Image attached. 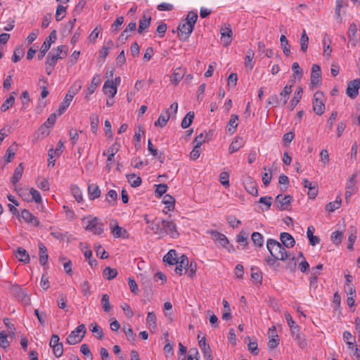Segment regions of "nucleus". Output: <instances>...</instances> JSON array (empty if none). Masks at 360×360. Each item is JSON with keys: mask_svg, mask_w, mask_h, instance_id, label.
I'll return each instance as SVG.
<instances>
[{"mask_svg": "<svg viewBox=\"0 0 360 360\" xmlns=\"http://www.w3.org/2000/svg\"><path fill=\"white\" fill-rule=\"evenodd\" d=\"M266 248L271 256L277 259L284 261L290 257L285 247L276 240L271 238L268 239L266 241Z\"/></svg>", "mask_w": 360, "mask_h": 360, "instance_id": "f257e3e1", "label": "nucleus"}, {"mask_svg": "<svg viewBox=\"0 0 360 360\" xmlns=\"http://www.w3.org/2000/svg\"><path fill=\"white\" fill-rule=\"evenodd\" d=\"M86 326L84 324L79 325L75 330H72L66 339V342L70 345H74L80 342L86 334Z\"/></svg>", "mask_w": 360, "mask_h": 360, "instance_id": "f03ea898", "label": "nucleus"}, {"mask_svg": "<svg viewBox=\"0 0 360 360\" xmlns=\"http://www.w3.org/2000/svg\"><path fill=\"white\" fill-rule=\"evenodd\" d=\"M293 200L290 195H283L278 194L275 198L274 207L280 211L290 210Z\"/></svg>", "mask_w": 360, "mask_h": 360, "instance_id": "7ed1b4c3", "label": "nucleus"}, {"mask_svg": "<svg viewBox=\"0 0 360 360\" xmlns=\"http://www.w3.org/2000/svg\"><path fill=\"white\" fill-rule=\"evenodd\" d=\"M193 29L194 27L186 21L180 22L177 28V34L179 39L183 41H188Z\"/></svg>", "mask_w": 360, "mask_h": 360, "instance_id": "20e7f679", "label": "nucleus"}, {"mask_svg": "<svg viewBox=\"0 0 360 360\" xmlns=\"http://www.w3.org/2000/svg\"><path fill=\"white\" fill-rule=\"evenodd\" d=\"M57 38V34L56 30H53L49 36L46 38L44 43L42 44L39 53L37 55L38 60H41L46 55V52L49 50L51 44L55 42Z\"/></svg>", "mask_w": 360, "mask_h": 360, "instance_id": "39448f33", "label": "nucleus"}, {"mask_svg": "<svg viewBox=\"0 0 360 360\" xmlns=\"http://www.w3.org/2000/svg\"><path fill=\"white\" fill-rule=\"evenodd\" d=\"M323 94L318 91L315 92L313 97V110L318 115H321L325 111V104L323 101Z\"/></svg>", "mask_w": 360, "mask_h": 360, "instance_id": "423d86ee", "label": "nucleus"}, {"mask_svg": "<svg viewBox=\"0 0 360 360\" xmlns=\"http://www.w3.org/2000/svg\"><path fill=\"white\" fill-rule=\"evenodd\" d=\"M210 233L213 240L218 242L221 247L226 248L229 252L233 250V245L229 244V241L224 234L219 233L217 231H210Z\"/></svg>", "mask_w": 360, "mask_h": 360, "instance_id": "0eeeda50", "label": "nucleus"}, {"mask_svg": "<svg viewBox=\"0 0 360 360\" xmlns=\"http://www.w3.org/2000/svg\"><path fill=\"white\" fill-rule=\"evenodd\" d=\"M104 224L97 217H94L89 221L86 226V230L92 232L95 235H101L103 232Z\"/></svg>", "mask_w": 360, "mask_h": 360, "instance_id": "6e6552de", "label": "nucleus"}, {"mask_svg": "<svg viewBox=\"0 0 360 360\" xmlns=\"http://www.w3.org/2000/svg\"><path fill=\"white\" fill-rule=\"evenodd\" d=\"M161 224L165 231V235L168 234L172 238H177L179 237V233L173 221L162 220Z\"/></svg>", "mask_w": 360, "mask_h": 360, "instance_id": "1a4fd4ad", "label": "nucleus"}, {"mask_svg": "<svg viewBox=\"0 0 360 360\" xmlns=\"http://www.w3.org/2000/svg\"><path fill=\"white\" fill-rule=\"evenodd\" d=\"M321 68L319 65L314 64L311 67L310 84L313 88H316L321 84Z\"/></svg>", "mask_w": 360, "mask_h": 360, "instance_id": "9d476101", "label": "nucleus"}, {"mask_svg": "<svg viewBox=\"0 0 360 360\" xmlns=\"http://www.w3.org/2000/svg\"><path fill=\"white\" fill-rule=\"evenodd\" d=\"M360 88V79H355L347 84L346 94L352 99H354L359 94Z\"/></svg>", "mask_w": 360, "mask_h": 360, "instance_id": "9b49d317", "label": "nucleus"}, {"mask_svg": "<svg viewBox=\"0 0 360 360\" xmlns=\"http://www.w3.org/2000/svg\"><path fill=\"white\" fill-rule=\"evenodd\" d=\"M243 186L246 191L253 196L258 195L256 181L250 176L243 179Z\"/></svg>", "mask_w": 360, "mask_h": 360, "instance_id": "f8f14e48", "label": "nucleus"}, {"mask_svg": "<svg viewBox=\"0 0 360 360\" xmlns=\"http://www.w3.org/2000/svg\"><path fill=\"white\" fill-rule=\"evenodd\" d=\"M111 233L115 238H127L129 237L126 229L120 227L114 220L110 222Z\"/></svg>", "mask_w": 360, "mask_h": 360, "instance_id": "ddd939ff", "label": "nucleus"}, {"mask_svg": "<svg viewBox=\"0 0 360 360\" xmlns=\"http://www.w3.org/2000/svg\"><path fill=\"white\" fill-rule=\"evenodd\" d=\"M291 331L292 336L297 341V345L302 349H304L307 347V343L304 338V335L300 330V327L293 328Z\"/></svg>", "mask_w": 360, "mask_h": 360, "instance_id": "4468645a", "label": "nucleus"}, {"mask_svg": "<svg viewBox=\"0 0 360 360\" xmlns=\"http://www.w3.org/2000/svg\"><path fill=\"white\" fill-rule=\"evenodd\" d=\"M20 217L22 218L25 221L31 224L34 226H38L40 224L39 219L26 209L21 211Z\"/></svg>", "mask_w": 360, "mask_h": 360, "instance_id": "2eb2a0df", "label": "nucleus"}, {"mask_svg": "<svg viewBox=\"0 0 360 360\" xmlns=\"http://www.w3.org/2000/svg\"><path fill=\"white\" fill-rule=\"evenodd\" d=\"M221 41L224 46H228L232 41V30L231 27H221Z\"/></svg>", "mask_w": 360, "mask_h": 360, "instance_id": "dca6fc26", "label": "nucleus"}, {"mask_svg": "<svg viewBox=\"0 0 360 360\" xmlns=\"http://www.w3.org/2000/svg\"><path fill=\"white\" fill-rule=\"evenodd\" d=\"M103 91L110 98H112L117 94V89L115 85H112V80L108 79L103 84Z\"/></svg>", "mask_w": 360, "mask_h": 360, "instance_id": "f3484780", "label": "nucleus"}, {"mask_svg": "<svg viewBox=\"0 0 360 360\" xmlns=\"http://www.w3.org/2000/svg\"><path fill=\"white\" fill-rule=\"evenodd\" d=\"M281 244L287 248H292L295 244L294 238L288 233L283 232L280 235Z\"/></svg>", "mask_w": 360, "mask_h": 360, "instance_id": "a211bd4d", "label": "nucleus"}, {"mask_svg": "<svg viewBox=\"0 0 360 360\" xmlns=\"http://www.w3.org/2000/svg\"><path fill=\"white\" fill-rule=\"evenodd\" d=\"M186 70L182 68H176L171 75L170 81L174 86H177L179 82L183 79Z\"/></svg>", "mask_w": 360, "mask_h": 360, "instance_id": "6ab92c4d", "label": "nucleus"}, {"mask_svg": "<svg viewBox=\"0 0 360 360\" xmlns=\"http://www.w3.org/2000/svg\"><path fill=\"white\" fill-rule=\"evenodd\" d=\"M100 83V76L98 75H95L91 80L90 86L86 90V99H89V96L95 91L96 88L99 86Z\"/></svg>", "mask_w": 360, "mask_h": 360, "instance_id": "aec40b11", "label": "nucleus"}, {"mask_svg": "<svg viewBox=\"0 0 360 360\" xmlns=\"http://www.w3.org/2000/svg\"><path fill=\"white\" fill-rule=\"evenodd\" d=\"M15 257L18 258V259L24 263V264H28L30 261V255L27 252V251L19 247L16 250Z\"/></svg>", "mask_w": 360, "mask_h": 360, "instance_id": "412c9836", "label": "nucleus"}, {"mask_svg": "<svg viewBox=\"0 0 360 360\" xmlns=\"http://www.w3.org/2000/svg\"><path fill=\"white\" fill-rule=\"evenodd\" d=\"M38 247L39 250V263L42 266H45L47 264L49 259L47 248L41 242L39 243Z\"/></svg>", "mask_w": 360, "mask_h": 360, "instance_id": "4be33fe9", "label": "nucleus"}, {"mask_svg": "<svg viewBox=\"0 0 360 360\" xmlns=\"http://www.w3.org/2000/svg\"><path fill=\"white\" fill-rule=\"evenodd\" d=\"M150 229L153 231L155 234H158L160 236V238L165 236V231L164 229L162 228L161 221H152L150 223V225L148 226Z\"/></svg>", "mask_w": 360, "mask_h": 360, "instance_id": "5701e85b", "label": "nucleus"}, {"mask_svg": "<svg viewBox=\"0 0 360 360\" xmlns=\"http://www.w3.org/2000/svg\"><path fill=\"white\" fill-rule=\"evenodd\" d=\"M188 259L186 255H182L180 258H179V260L177 261L176 266L175 268V272L179 275H182L183 274V269L186 268V266H188Z\"/></svg>", "mask_w": 360, "mask_h": 360, "instance_id": "b1692460", "label": "nucleus"}, {"mask_svg": "<svg viewBox=\"0 0 360 360\" xmlns=\"http://www.w3.org/2000/svg\"><path fill=\"white\" fill-rule=\"evenodd\" d=\"M355 174H353L349 179L348 184L346 186V191H345V201L347 203L349 202V199L354 192V181Z\"/></svg>", "mask_w": 360, "mask_h": 360, "instance_id": "393cba45", "label": "nucleus"}, {"mask_svg": "<svg viewBox=\"0 0 360 360\" xmlns=\"http://www.w3.org/2000/svg\"><path fill=\"white\" fill-rule=\"evenodd\" d=\"M88 194L90 200H94L101 196V190L97 184H89Z\"/></svg>", "mask_w": 360, "mask_h": 360, "instance_id": "a878e982", "label": "nucleus"}, {"mask_svg": "<svg viewBox=\"0 0 360 360\" xmlns=\"http://www.w3.org/2000/svg\"><path fill=\"white\" fill-rule=\"evenodd\" d=\"M67 56V53L66 51H65L63 53V56H59V55H56L54 54L52 52H50L47 57H46V62H45V64H49V66H53L55 67V65H56L57 63V61L60 59H63L65 58V57Z\"/></svg>", "mask_w": 360, "mask_h": 360, "instance_id": "bb28decb", "label": "nucleus"}, {"mask_svg": "<svg viewBox=\"0 0 360 360\" xmlns=\"http://www.w3.org/2000/svg\"><path fill=\"white\" fill-rule=\"evenodd\" d=\"M238 116L237 115L233 114L231 115L230 120L229 121L226 127L228 132H229L231 134H233L236 131L238 125Z\"/></svg>", "mask_w": 360, "mask_h": 360, "instance_id": "cd10ccee", "label": "nucleus"}, {"mask_svg": "<svg viewBox=\"0 0 360 360\" xmlns=\"http://www.w3.org/2000/svg\"><path fill=\"white\" fill-rule=\"evenodd\" d=\"M72 98L70 94H66L63 101L60 104L57 110L58 115L60 116L63 114L69 107Z\"/></svg>", "mask_w": 360, "mask_h": 360, "instance_id": "c85d7f7f", "label": "nucleus"}, {"mask_svg": "<svg viewBox=\"0 0 360 360\" xmlns=\"http://www.w3.org/2000/svg\"><path fill=\"white\" fill-rule=\"evenodd\" d=\"M179 259L176 258V252L174 250H170L163 257V261L169 265H174L177 263Z\"/></svg>", "mask_w": 360, "mask_h": 360, "instance_id": "c756f323", "label": "nucleus"}, {"mask_svg": "<svg viewBox=\"0 0 360 360\" xmlns=\"http://www.w3.org/2000/svg\"><path fill=\"white\" fill-rule=\"evenodd\" d=\"M23 171L24 167L22 163H20L18 166L15 169L13 175L11 178V181L13 184H16L20 181L22 176Z\"/></svg>", "mask_w": 360, "mask_h": 360, "instance_id": "7c9ffc66", "label": "nucleus"}, {"mask_svg": "<svg viewBox=\"0 0 360 360\" xmlns=\"http://www.w3.org/2000/svg\"><path fill=\"white\" fill-rule=\"evenodd\" d=\"M18 145L15 142H14L10 147L6 150V154L4 155V159L6 162H10L13 159L15 151L17 150Z\"/></svg>", "mask_w": 360, "mask_h": 360, "instance_id": "2f4dec72", "label": "nucleus"}, {"mask_svg": "<svg viewBox=\"0 0 360 360\" xmlns=\"http://www.w3.org/2000/svg\"><path fill=\"white\" fill-rule=\"evenodd\" d=\"M251 278L253 282L256 283L262 284V271L257 266L251 267Z\"/></svg>", "mask_w": 360, "mask_h": 360, "instance_id": "473e14b6", "label": "nucleus"}, {"mask_svg": "<svg viewBox=\"0 0 360 360\" xmlns=\"http://www.w3.org/2000/svg\"><path fill=\"white\" fill-rule=\"evenodd\" d=\"M151 21V17H147L146 15L139 20L138 32L141 34L147 27H149Z\"/></svg>", "mask_w": 360, "mask_h": 360, "instance_id": "72a5a7b5", "label": "nucleus"}, {"mask_svg": "<svg viewBox=\"0 0 360 360\" xmlns=\"http://www.w3.org/2000/svg\"><path fill=\"white\" fill-rule=\"evenodd\" d=\"M314 228L313 226L308 227L307 236L309 238V244L313 246L320 243V238L318 236H314Z\"/></svg>", "mask_w": 360, "mask_h": 360, "instance_id": "f704fd0d", "label": "nucleus"}, {"mask_svg": "<svg viewBox=\"0 0 360 360\" xmlns=\"http://www.w3.org/2000/svg\"><path fill=\"white\" fill-rule=\"evenodd\" d=\"M300 43L301 51L303 53H306L308 49L309 37L307 34L305 30H303L302 32Z\"/></svg>", "mask_w": 360, "mask_h": 360, "instance_id": "c9c22d12", "label": "nucleus"}, {"mask_svg": "<svg viewBox=\"0 0 360 360\" xmlns=\"http://www.w3.org/2000/svg\"><path fill=\"white\" fill-rule=\"evenodd\" d=\"M281 46L283 49V53L285 56H289L291 54L290 46L286 37L282 34L280 37Z\"/></svg>", "mask_w": 360, "mask_h": 360, "instance_id": "e433bc0d", "label": "nucleus"}, {"mask_svg": "<svg viewBox=\"0 0 360 360\" xmlns=\"http://www.w3.org/2000/svg\"><path fill=\"white\" fill-rule=\"evenodd\" d=\"M126 177L131 187L136 188L142 183L141 177L137 176L135 174H127Z\"/></svg>", "mask_w": 360, "mask_h": 360, "instance_id": "4c0bfd02", "label": "nucleus"}, {"mask_svg": "<svg viewBox=\"0 0 360 360\" xmlns=\"http://www.w3.org/2000/svg\"><path fill=\"white\" fill-rule=\"evenodd\" d=\"M243 146V139L237 137L232 141L229 148V152L233 153L238 151Z\"/></svg>", "mask_w": 360, "mask_h": 360, "instance_id": "58836bf2", "label": "nucleus"}, {"mask_svg": "<svg viewBox=\"0 0 360 360\" xmlns=\"http://www.w3.org/2000/svg\"><path fill=\"white\" fill-rule=\"evenodd\" d=\"M195 117V113L193 111L188 112L184 117L181 123V127L183 129H186L191 126Z\"/></svg>", "mask_w": 360, "mask_h": 360, "instance_id": "ea45409f", "label": "nucleus"}, {"mask_svg": "<svg viewBox=\"0 0 360 360\" xmlns=\"http://www.w3.org/2000/svg\"><path fill=\"white\" fill-rule=\"evenodd\" d=\"M13 94H15V92H13L10 95V96L2 103V105L0 107V110L1 112H6L14 105L15 97Z\"/></svg>", "mask_w": 360, "mask_h": 360, "instance_id": "a19ab883", "label": "nucleus"}, {"mask_svg": "<svg viewBox=\"0 0 360 360\" xmlns=\"http://www.w3.org/2000/svg\"><path fill=\"white\" fill-rule=\"evenodd\" d=\"M342 200L340 196H338L336 198V200L333 202H330L326 205V211L329 212H333L335 210L340 208L341 206Z\"/></svg>", "mask_w": 360, "mask_h": 360, "instance_id": "79ce46f5", "label": "nucleus"}, {"mask_svg": "<svg viewBox=\"0 0 360 360\" xmlns=\"http://www.w3.org/2000/svg\"><path fill=\"white\" fill-rule=\"evenodd\" d=\"M117 275V271L115 269L107 266L103 271V276L105 278L110 281L115 278Z\"/></svg>", "mask_w": 360, "mask_h": 360, "instance_id": "37998d69", "label": "nucleus"}, {"mask_svg": "<svg viewBox=\"0 0 360 360\" xmlns=\"http://www.w3.org/2000/svg\"><path fill=\"white\" fill-rule=\"evenodd\" d=\"M170 117V114L169 110H167L165 112V115H160L158 117V120L155 122V127H163L167 124V121Z\"/></svg>", "mask_w": 360, "mask_h": 360, "instance_id": "c03bdc74", "label": "nucleus"}, {"mask_svg": "<svg viewBox=\"0 0 360 360\" xmlns=\"http://www.w3.org/2000/svg\"><path fill=\"white\" fill-rule=\"evenodd\" d=\"M251 239L254 245L257 247H262L264 244V237L259 232H253L251 236Z\"/></svg>", "mask_w": 360, "mask_h": 360, "instance_id": "a18cd8bd", "label": "nucleus"}, {"mask_svg": "<svg viewBox=\"0 0 360 360\" xmlns=\"http://www.w3.org/2000/svg\"><path fill=\"white\" fill-rule=\"evenodd\" d=\"M91 129L93 134H96L98 129L99 117L96 114H92L90 117Z\"/></svg>", "mask_w": 360, "mask_h": 360, "instance_id": "49530a36", "label": "nucleus"}, {"mask_svg": "<svg viewBox=\"0 0 360 360\" xmlns=\"http://www.w3.org/2000/svg\"><path fill=\"white\" fill-rule=\"evenodd\" d=\"M117 200V193L115 190H110L108 192L105 196V200L108 202L109 205L114 206Z\"/></svg>", "mask_w": 360, "mask_h": 360, "instance_id": "de8ad7c7", "label": "nucleus"}, {"mask_svg": "<svg viewBox=\"0 0 360 360\" xmlns=\"http://www.w3.org/2000/svg\"><path fill=\"white\" fill-rule=\"evenodd\" d=\"M82 83L81 81H76L69 89L68 92L66 94H70L71 98L73 99L75 95H76L82 89Z\"/></svg>", "mask_w": 360, "mask_h": 360, "instance_id": "09e8293b", "label": "nucleus"}, {"mask_svg": "<svg viewBox=\"0 0 360 360\" xmlns=\"http://www.w3.org/2000/svg\"><path fill=\"white\" fill-rule=\"evenodd\" d=\"M109 299H110L109 295L107 294H104V295H103L101 301V305H102V309L106 313L110 312L112 309V306L110 304Z\"/></svg>", "mask_w": 360, "mask_h": 360, "instance_id": "8fccbe9b", "label": "nucleus"}, {"mask_svg": "<svg viewBox=\"0 0 360 360\" xmlns=\"http://www.w3.org/2000/svg\"><path fill=\"white\" fill-rule=\"evenodd\" d=\"M292 92V86L286 85L280 93L281 101H283V105L287 103L289 96Z\"/></svg>", "mask_w": 360, "mask_h": 360, "instance_id": "3c124183", "label": "nucleus"}, {"mask_svg": "<svg viewBox=\"0 0 360 360\" xmlns=\"http://www.w3.org/2000/svg\"><path fill=\"white\" fill-rule=\"evenodd\" d=\"M357 32V27L354 22L350 24L348 31H347V37L350 41H354L356 40Z\"/></svg>", "mask_w": 360, "mask_h": 360, "instance_id": "603ef678", "label": "nucleus"}, {"mask_svg": "<svg viewBox=\"0 0 360 360\" xmlns=\"http://www.w3.org/2000/svg\"><path fill=\"white\" fill-rule=\"evenodd\" d=\"M255 56L253 51L251 49L247 51V54L245 58V65L247 68L251 70L253 68V63L252 62V58Z\"/></svg>", "mask_w": 360, "mask_h": 360, "instance_id": "864d4df0", "label": "nucleus"}, {"mask_svg": "<svg viewBox=\"0 0 360 360\" xmlns=\"http://www.w3.org/2000/svg\"><path fill=\"white\" fill-rule=\"evenodd\" d=\"M25 53L23 48L21 46H18L13 52V55L12 56V61L13 63H17L20 60V59L23 57Z\"/></svg>", "mask_w": 360, "mask_h": 360, "instance_id": "5fc2aeb1", "label": "nucleus"}, {"mask_svg": "<svg viewBox=\"0 0 360 360\" xmlns=\"http://www.w3.org/2000/svg\"><path fill=\"white\" fill-rule=\"evenodd\" d=\"M248 233L245 231H241L239 234L237 236L236 242L243 245V246H247L248 245Z\"/></svg>", "mask_w": 360, "mask_h": 360, "instance_id": "6e6d98bb", "label": "nucleus"}, {"mask_svg": "<svg viewBox=\"0 0 360 360\" xmlns=\"http://www.w3.org/2000/svg\"><path fill=\"white\" fill-rule=\"evenodd\" d=\"M292 70L293 71L292 76L295 79H297L298 80H300L302 77V75H303V71L300 68V65H299L298 63L295 62V63H292Z\"/></svg>", "mask_w": 360, "mask_h": 360, "instance_id": "4d7b16f0", "label": "nucleus"}, {"mask_svg": "<svg viewBox=\"0 0 360 360\" xmlns=\"http://www.w3.org/2000/svg\"><path fill=\"white\" fill-rule=\"evenodd\" d=\"M209 133H206L205 135H204L203 133H200L194 139V143H195V146H198L200 148L203 143H205L207 140H209Z\"/></svg>", "mask_w": 360, "mask_h": 360, "instance_id": "13d9d810", "label": "nucleus"}, {"mask_svg": "<svg viewBox=\"0 0 360 360\" xmlns=\"http://www.w3.org/2000/svg\"><path fill=\"white\" fill-rule=\"evenodd\" d=\"M162 202L167 205L169 210H172L174 207L175 200L172 195L167 194L164 196Z\"/></svg>", "mask_w": 360, "mask_h": 360, "instance_id": "bf43d9fd", "label": "nucleus"}, {"mask_svg": "<svg viewBox=\"0 0 360 360\" xmlns=\"http://www.w3.org/2000/svg\"><path fill=\"white\" fill-rule=\"evenodd\" d=\"M89 326H90L91 332L93 333L96 334V337L98 340H102L103 338V333L100 326H98L97 324L93 323H91Z\"/></svg>", "mask_w": 360, "mask_h": 360, "instance_id": "052dcab7", "label": "nucleus"}, {"mask_svg": "<svg viewBox=\"0 0 360 360\" xmlns=\"http://www.w3.org/2000/svg\"><path fill=\"white\" fill-rule=\"evenodd\" d=\"M16 299L22 302L25 305H29L30 304V297L29 295L25 291L22 290V292L16 297Z\"/></svg>", "mask_w": 360, "mask_h": 360, "instance_id": "680f3d73", "label": "nucleus"}, {"mask_svg": "<svg viewBox=\"0 0 360 360\" xmlns=\"http://www.w3.org/2000/svg\"><path fill=\"white\" fill-rule=\"evenodd\" d=\"M8 335L5 330L0 332V347L4 349H7L10 346V343L7 340Z\"/></svg>", "mask_w": 360, "mask_h": 360, "instance_id": "e2e57ef3", "label": "nucleus"}, {"mask_svg": "<svg viewBox=\"0 0 360 360\" xmlns=\"http://www.w3.org/2000/svg\"><path fill=\"white\" fill-rule=\"evenodd\" d=\"M319 275V272L314 271V269H311V276L309 278V285L311 288H313L316 289L317 288L318 277Z\"/></svg>", "mask_w": 360, "mask_h": 360, "instance_id": "0e129e2a", "label": "nucleus"}, {"mask_svg": "<svg viewBox=\"0 0 360 360\" xmlns=\"http://www.w3.org/2000/svg\"><path fill=\"white\" fill-rule=\"evenodd\" d=\"M124 22V17H117L112 25L111 30L112 32L117 33L120 30V26Z\"/></svg>", "mask_w": 360, "mask_h": 360, "instance_id": "69168bd1", "label": "nucleus"}, {"mask_svg": "<svg viewBox=\"0 0 360 360\" xmlns=\"http://www.w3.org/2000/svg\"><path fill=\"white\" fill-rule=\"evenodd\" d=\"M330 239L334 244L339 245L342 243V232L339 231L333 232L330 236Z\"/></svg>", "mask_w": 360, "mask_h": 360, "instance_id": "338daca9", "label": "nucleus"}, {"mask_svg": "<svg viewBox=\"0 0 360 360\" xmlns=\"http://www.w3.org/2000/svg\"><path fill=\"white\" fill-rule=\"evenodd\" d=\"M156 186V189L155 191V195L157 197L160 198L163 194H165L167 191V186L165 184H160L155 185Z\"/></svg>", "mask_w": 360, "mask_h": 360, "instance_id": "774afa93", "label": "nucleus"}]
</instances>
